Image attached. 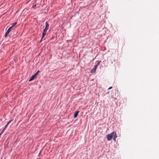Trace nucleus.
Masks as SVG:
<instances>
[{
  "label": "nucleus",
  "mask_w": 159,
  "mask_h": 159,
  "mask_svg": "<svg viewBox=\"0 0 159 159\" xmlns=\"http://www.w3.org/2000/svg\"><path fill=\"white\" fill-rule=\"evenodd\" d=\"M101 62V61H99L98 63L95 66H97V67L99 65L100 63Z\"/></svg>",
  "instance_id": "nucleus-14"
},
{
  "label": "nucleus",
  "mask_w": 159,
  "mask_h": 159,
  "mask_svg": "<svg viewBox=\"0 0 159 159\" xmlns=\"http://www.w3.org/2000/svg\"><path fill=\"white\" fill-rule=\"evenodd\" d=\"M97 68V66H95L94 68L91 70V72L92 73H95L96 71V70Z\"/></svg>",
  "instance_id": "nucleus-4"
},
{
  "label": "nucleus",
  "mask_w": 159,
  "mask_h": 159,
  "mask_svg": "<svg viewBox=\"0 0 159 159\" xmlns=\"http://www.w3.org/2000/svg\"><path fill=\"white\" fill-rule=\"evenodd\" d=\"M12 121V120H10L8 122V123L5 126V127H4V129L2 130V132L0 134V136H1V135L2 134V133L4 132V131L5 130V129L8 126V125H9V124Z\"/></svg>",
  "instance_id": "nucleus-2"
},
{
  "label": "nucleus",
  "mask_w": 159,
  "mask_h": 159,
  "mask_svg": "<svg viewBox=\"0 0 159 159\" xmlns=\"http://www.w3.org/2000/svg\"><path fill=\"white\" fill-rule=\"evenodd\" d=\"M112 87H109L108 89V90H109V89H111L112 88Z\"/></svg>",
  "instance_id": "nucleus-15"
},
{
  "label": "nucleus",
  "mask_w": 159,
  "mask_h": 159,
  "mask_svg": "<svg viewBox=\"0 0 159 159\" xmlns=\"http://www.w3.org/2000/svg\"><path fill=\"white\" fill-rule=\"evenodd\" d=\"M45 24H46V26L45 28L44 29V30H47L48 29L49 25L47 22H46Z\"/></svg>",
  "instance_id": "nucleus-6"
},
{
  "label": "nucleus",
  "mask_w": 159,
  "mask_h": 159,
  "mask_svg": "<svg viewBox=\"0 0 159 159\" xmlns=\"http://www.w3.org/2000/svg\"><path fill=\"white\" fill-rule=\"evenodd\" d=\"M79 112V111H76L75 112L74 115V118H76L77 117Z\"/></svg>",
  "instance_id": "nucleus-9"
},
{
  "label": "nucleus",
  "mask_w": 159,
  "mask_h": 159,
  "mask_svg": "<svg viewBox=\"0 0 159 159\" xmlns=\"http://www.w3.org/2000/svg\"><path fill=\"white\" fill-rule=\"evenodd\" d=\"M11 27H10L7 30V32H6L5 35V37H6L7 36V35L9 33L11 32Z\"/></svg>",
  "instance_id": "nucleus-3"
},
{
  "label": "nucleus",
  "mask_w": 159,
  "mask_h": 159,
  "mask_svg": "<svg viewBox=\"0 0 159 159\" xmlns=\"http://www.w3.org/2000/svg\"><path fill=\"white\" fill-rule=\"evenodd\" d=\"M114 137L113 140L115 141H116V138H117V136L116 135H116H114L113 136Z\"/></svg>",
  "instance_id": "nucleus-11"
},
{
  "label": "nucleus",
  "mask_w": 159,
  "mask_h": 159,
  "mask_svg": "<svg viewBox=\"0 0 159 159\" xmlns=\"http://www.w3.org/2000/svg\"><path fill=\"white\" fill-rule=\"evenodd\" d=\"M116 132H112L110 134H108L107 136V139L108 141H110L114 135H116Z\"/></svg>",
  "instance_id": "nucleus-1"
},
{
  "label": "nucleus",
  "mask_w": 159,
  "mask_h": 159,
  "mask_svg": "<svg viewBox=\"0 0 159 159\" xmlns=\"http://www.w3.org/2000/svg\"><path fill=\"white\" fill-rule=\"evenodd\" d=\"M47 31V30H46L44 29V30L43 31V35H42V39L44 37V36H45V35H46Z\"/></svg>",
  "instance_id": "nucleus-8"
},
{
  "label": "nucleus",
  "mask_w": 159,
  "mask_h": 159,
  "mask_svg": "<svg viewBox=\"0 0 159 159\" xmlns=\"http://www.w3.org/2000/svg\"><path fill=\"white\" fill-rule=\"evenodd\" d=\"M36 77V75H34L32 76L31 78H30L29 81H30L33 80H34V78Z\"/></svg>",
  "instance_id": "nucleus-5"
},
{
  "label": "nucleus",
  "mask_w": 159,
  "mask_h": 159,
  "mask_svg": "<svg viewBox=\"0 0 159 159\" xmlns=\"http://www.w3.org/2000/svg\"><path fill=\"white\" fill-rule=\"evenodd\" d=\"M40 72L39 70H38L37 72L35 74V75H36V76H37V74Z\"/></svg>",
  "instance_id": "nucleus-13"
},
{
  "label": "nucleus",
  "mask_w": 159,
  "mask_h": 159,
  "mask_svg": "<svg viewBox=\"0 0 159 159\" xmlns=\"http://www.w3.org/2000/svg\"><path fill=\"white\" fill-rule=\"evenodd\" d=\"M47 31V30H46L44 29V30L43 31V35H42V39L44 37V36H45V35H46Z\"/></svg>",
  "instance_id": "nucleus-7"
},
{
  "label": "nucleus",
  "mask_w": 159,
  "mask_h": 159,
  "mask_svg": "<svg viewBox=\"0 0 159 159\" xmlns=\"http://www.w3.org/2000/svg\"><path fill=\"white\" fill-rule=\"evenodd\" d=\"M17 24V22H16L12 24L11 26L10 27L11 28L13 27Z\"/></svg>",
  "instance_id": "nucleus-10"
},
{
  "label": "nucleus",
  "mask_w": 159,
  "mask_h": 159,
  "mask_svg": "<svg viewBox=\"0 0 159 159\" xmlns=\"http://www.w3.org/2000/svg\"><path fill=\"white\" fill-rule=\"evenodd\" d=\"M116 93H117V96H116V97H118V90H116Z\"/></svg>",
  "instance_id": "nucleus-12"
}]
</instances>
